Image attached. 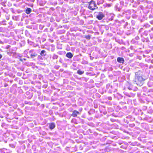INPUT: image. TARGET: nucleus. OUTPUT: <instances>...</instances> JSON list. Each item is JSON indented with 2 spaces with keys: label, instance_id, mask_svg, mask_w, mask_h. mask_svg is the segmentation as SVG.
I'll use <instances>...</instances> for the list:
<instances>
[{
  "label": "nucleus",
  "instance_id": "f257e3e1",
  "mask_svg": "<svg viewBox=\"0 0 153 153\" xmlns=\"http://www.w3.org/2000/svg\"><path fill=\"white\" fill-rule=\"evenodd\" d=\"M142 72L140 70L135 73L134 82L137 85L141 86L144 83V81L147 78L142 74Z\"/></svg>",
  "mask_w": 153,
  "mask_h": 153
},
{
  "label": "nucleus",
  "instance_id": "f03ea898",
  "mask_svg": "<svg viewBox=\"0 0 153 153\" xmlns=\"http://www.w3.org/2000/svg\"><path fill=\"white\" fill-rule=\"evenodd\" d=\"M88 3L89 5L88 7V9L94 10L97 8V5L94 1L91 0Z\"/></svg>",
  "mask_w": 153,
  "mask_h": 153
},
{
  "label": "nucleus",
  "instance_id": "7ed1b4c3",
  "mask_svg": "<svg viewBox=\"0 0 153 153\" xmlns=\"http://www.w3.org/2000/svg\"><path fill=\"white\" fill-rule=\"evenodd\" d=\"M104 17V14L101 12H99L98 15L96 16L97 18L100 20H102Z\"/></svg>",
  "mask_w": 153,
  "mask_h": 153
},
{
  "label": "nucleus",
  "instance_id": "20e7f679",
  "mask_svg": "<svg viewBox=\"0 0 153 153\" xmlns=\"http://www.w3.org/2000/svg\"><path fill=\"white\" fill-rule=\"evenodd\" d=\"M80 114V113L79 112L76 110H74L73 111L71 115L73 117H76L77 116V115Z\"/></svg>",
  "mask_w": 153,
  "mask_h": 153
},
{
  "label": "nucleus",
  "instance_id": "39448f33",
  "mask_svg": "<svg viewBox=\"0 0 153 153\" xmlns=\"http://www.w3.org/2000/svg\"><path fill=\"white\" fill-rule=\"evenodd\" d=\"M117 60L118 62L120 63L123 64L124 62V59L123 57H119L117 59Z\"/></svg>",
  "mask_w": 153,
  "mask_h": 153
},
{
  "label": "nucleus",
  "instance_id": "423d86ee",
  "mask_svg": "<svg viewBox=\"0 0 153 153\" xmlns=\"http://www.w3.org/2000/svg\"><path fill=\"white\" fill-rule=\"evenodd\" d=\"M73 55L71 52H69L66 53V56L69 58H71L73 57Z\"/></svg>",
  "mask_w": 153,
  "mask_h": 153
},
{
  "label": "nucleus",
  "instance_id": "0eeeda50",
  "mask_svg": "<svg viewBox=\"0 0 153 153\" xmlns=\"http://www.w3.org/2000/svg\"><path fill=\"white\" fill-rule=\"evenodd\" d=\"M55 127V125L54 123H51L49 124V128L51 129H53Z\"/></svg>",
  "mask_w": 153,
  "mask_h": 153
},
{
  "label": "nucleus",
  "instance_id": "6e6552de",
  "mask_svg": "<svg viewBox=\"0 0 153 153\" xmlns=\"http://www.w3.org/2000/svg\"><path fill=\"white\" fill-rule=\"evenodd\" d=\"M32 12V10L30 8H27L25 11V13L27 14H29Z\"/></svg>",
  "mask_w": 153,
  "mask_h": 153
},
{
  "label": "nucleus",
  "instance_id": "1a4fd4ad",
  "mask_svg": "<svg viewBox=\"0 0 153 153\" xmlns=\"http://www.w3.org/2000/svg\"><path fill=\"white\" fill-rule=\"evenodd\" d=\"M84 71H81L80 70H78L77 72V73L81 75L84 73Z\"/></svg>",
  "mask_w": 153,
  "mask_h": 153
},
{
  "label": "nucleus",
  "instance_id": "9d476101",
  "mask_svg": "<svg viewBox=\"0 0 153 153\" xmlns=\"http://www.w3.org/2000/svg\"><path fill=\"white\" fill-rule=\"evenodd\" d=\"M45 50H42L41 52L40 53V54L42 56H45V55H44V53H45Z\"/></svg>",
  "mask_w": 153,
  "mask_h": 153
},
{
  "label": "nucleus",
  "instance_id": "9b49d317",
  "mask_svg": "<svg viewBox=\"0 0 153 153\" xmlns=\"http://www.w3.org/2000/svg\"><path fill=\"white\" fill-rule=\"evenodd\" d=\"M85 38L88 40H89L91 38V36L89 35H86L85 36Z\"/></svg>",
  "mask_w": 153,
  "mask_h": 153
},
{
  "label": "nucleus",
  "instance_id": "f8f14e48",
  "mask_svg": "<svg viewBox=\"0 0 153 153\" xmlns=\"http://www.w3.org/2000/svg\"><path fill=\"white\" fill-rule=\"evenodd\" d=\"M30 55L32 58H33L34 57L36 56L37 55V54L34 53H33V54H32V53H31Z\"/></svg>",
  "mask_w": 153,
  "mask_h": 153
},
{
  "label": "nucleus",
  "instance_id": "ddd939ff",
  "mask_svg": "<svg viewBox=\"0 0 153 153\" xmlns=\"http://www.w3.org/2000/svg\"><path fill=\"white\" fill-rule=\"evenodd\" d=\"M2 57V56L1 54H0V59Z\"/></svg>",
  "mask_w": 153,
  "mask_h": 153
},
{
  "label": "nucleus",
  "instance_id": "4468645a",
  "mask_svg": "<svg viewBox=\"0 0 153 153\" xmlns=\"http://www.w3.org/2000/svg\"><path fill=\"white\" fill-rule=\"evenodd\" d=\"M128 89L130 90H132V89L130 87H128Z\"/></svg>",
  "mask_w": 153,
  "mask_h": 153
},
{
  "label": "nucleus",
  "instance_id": "2eb2a0df",
  "mask_svg": "<svg viewBox=\"0 0 153 153\" xmlns=\"http://www.w3.org/2000/svg\"><path fill=\"white\" fill-rule=\"evenodd\" d=\"M32 50H31L30 51L29 53H31L32 52Z\"/></svg>",
  "mask_w": 153,
  "mask_h": 153
},
{
  "label": "nucleus",
  "instance_id": "dca6fc26",
  "mask_svg": "<svg viewBox=\"0 0 153 153\" xmlns=\"http://www.w3.org/2000/svg\"><path fill=\"white\" fill-rule=\"evenodd\" d=\"M23 60V59H20V61H22Z\"/></svg>",
  "mask_w": 153,
  "mask_h": 153
},
{
  "label": "nucleus",
  "instance_id": "f3484780",
  "mask_svg": "<svg viewBox=\"0 0 153 153\" xmlns=\"http://www.w3.org/2000/svg\"><path fill=\"white\" fill-rule=\"evenodd\" d=\"M23 60H24L25 61V60H26V59H24H24H23Z\"/></svg>",
  "mask_w": 153,
  "mask_h": 153
},
{
  "label": "nucleus",
  "instance_id": "a211bd4d",
  "mask_svg": "<svg viewBox=\"0 0 153 153\" xmlns=\"http://www.w3.org/2000/svg\"><path fill=\"white\" fill-rule=\"evenodd\" d=\"M7 85H5L4 86H5V87H6V86Z\"/></svg>",
  "mask_w": 153,
  "mask_h": 153
}]
</instances>
